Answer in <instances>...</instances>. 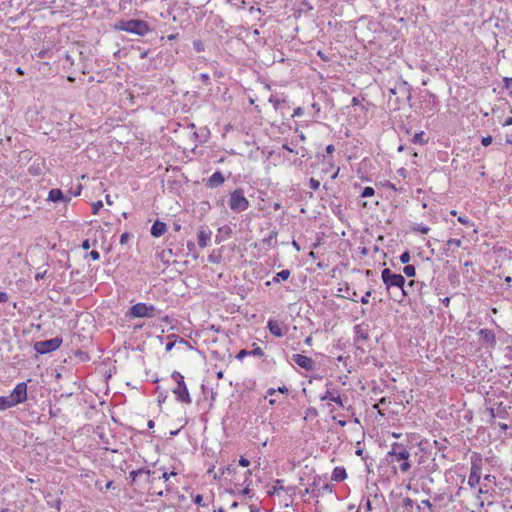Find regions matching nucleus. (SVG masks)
I'll return each instance as SVG.
<instances>
[{
	"label": "nucleus",
	"instance_id": "1",
	"mask_svg": "<svg viewBox=\"0 0 512 512\" xmlns=\"http://www.w3.org/2000/svg\"><path fill=\"white\" fill-rule=\"evenodd\" d=\"M381 278L388 291H390L391 289L398 290L393 296V299L399 303L402 302L405 296L407 295V291L404 286L405 278L401 274L392 273L391 270L388 268L382 270Z\"/></svg>",
	"mask_w": 512,
	"mask_h": 512
},
{
	"label": "nucleus",
	"instance_id": "2",
	"mask_svg": "<svg viewBox=\"0 0 512 512\" xmlns=\"http://www.w3.org/2000/svg\"><path fill=\"white\" fill-rule=\"evenodd\" d=\"M128 315L135 318H154L160 315V311L154 305L139 302L129 309Z\"/></svg>",
	"mask_w": 512,
	"mask_h": 512
},
{
	"label": "nucleus",
	"instance_id": "3",
	"mask_svg": "<svg viewBox=\"0 0 512 512\" xmlns=\"http://www.w3.org/2000/svg\"><path fill=\"white\" fill-rule=\"evenodd\" d=\"M172 378L177 382L176 387L173 389L176 399L180 402L190 404L192 400L184 382V377L179 372H173Z\"/></svg>",
	"mask_w": 512,
	"mask_h": 512
},
{
	"label": "nucleus",
	"instance_id": "4",
	"mask_svg": "<svg viewBox=\"0 0 512 512\" xmlns=\"http://www.w3.org/2000/svg\"><path fill=\"white\" fill-rule=\"evenodd\" d=\"M229 207L234 212H243L249 207V201L242 189H236L230 194Z\"/></svg>",
	"mask_w": 512,
	"mask_h": 512
},
{
	"label": "nucleus",
	"instance_id": "5",
	"mask_svg": "<svg viewBox=\"0 0 512 512\" xmlns=\"http://www.w3.org/2000/svg\"><path fill=\"white\" fill-rule=\"evenodd\" d=\"M62 342V338L60 337L38 341L34 344V350L39 354H47L57 350L61 346Z\"/></svg>",
	"mask_w": 512,
	"mask_h": 512
},
{
	"label": "nucleus",
	"instance_id": "6",
	"mask_svg": "<svg viewBox=\"0 0 512 512\" xmlns=\"http://www.w3.org/2000/svg\"><path fill=\"white\" fill-rule=\"evenodd\" d=\"M327 390L320 396L321 401H332L335 402L342 408H345L347 397H343L339 394L338 390L332 387V382L326 383Z\"/></svg>",
	"mask_w": 512,
	"mask_h": 512
},
{
	"label": "nucleus",
	"instance_id": "7",
	"mask_svg": "<svg viewBox=\"0 0 512 512\" xmlns=\"http://www.w3.org/2000/svg\"><path fill=\"white\" fill-rule=\"evenodd\" d=\"M120 29L137 35H144L147 32L148 27L147 24L141 20H129L123 22Z\"/></svg>",
	"mask_w": 512,
	"mask_h": 512
},
{
	"label": "nucleus",
	"instance_id": "8",
	"mask_svg": "<svg viewBox=\"0 0 512 512\" xmlns=\"http://www.w3.org/2000/svg\"><path fill=\"white\" fill-rule=\"evenodd\" d=\"M409 458H410V452L409 451H403V452H399L394 457H390V462L392 464L399 463V467H398L399 470L402 473H406L411 468V464H410Z\"/></svg>",
	"mask_w": 512,
	"mask_h": 512
},
{
	"label": "nucleus",
	"instance_id": "9",
	"mask_svg": "<svg viewBox=\"0 0 512 512\" xmlns=\"http://www.w3.org/2000/svg\"><path fill=\"white\" fill-rule=\"evenodd\" d=\"M15 406L27 400V385L25 382L18 383L10 394Z\"/></svg>",
	"mask_w": 512,
	"mask_h": 512
},
{
	"label": "nucleus",
	"instance_id": "10",
	"mask_svg": "<svg viewBox=\"0 0 512 512\" xmlns=\"http://www.w3.org/2000/svg\"><path fill=\"white\" fill-rule=\"evenodd\" d=\"M384 501L383 495H370L365 501V508L368 512H376Z\"/></svg>",
	"mask_w": 512,
	"mask_h": 512
},
{
	"label": "nucleus",
	"instance_id": "11",
	"mask_svg": "<svg viewBox=\"0 0 512 512\" xmlns=\"http://www.w3.org/2000/svg\"><path fill=\"white\" fill-rule=\"evenodd\" d=\"M480 479H481V467L476 463H472L470 475L468 477V485L471 488H474L479 484Z\"/></svg>",
	"mask_w": 512,
	"mask_h": 512
},
{
	"label": "nucleus",
	"instance_id": "12",
	"mask_svg": "<svg viewBox=\"0 0 512 512\" xmlns=\"http://www.w3.org/2000/svg\"><path fill=\"white\" fill-rule=\"evenodd\" d=\"M292 360L301 368L305 370H312L314 366V362L310 357H307L302 354H293Z\"/></svg>",
	"mask_w": 512,
	"mask_h": 512
},
{
	"label": "nucleus",
	"instance_id": "13",
	"mask_svg": "<svg viewBox=\"0 0 512 512\" xmlns=\"http://www.w3.org/2000/svg\"><path fill=\"white\" fill-rule=\"evenodd\" d=\"M224 181L225 178L223 174L220 171H216L207 179V186L210 188H216L221 186Z\"/></svg>",
	"mask_w": 512,
	"mask_h": 512
},
{
	"label": "nucleus",
	"instance_id": "14",
	"mask_svg": "<svg viewBox=\"0 0 512 512\" xmlns=\"http://www.w3.org/2000/svg\"><path fill=\"white\" fill-rule=\"evenodd\" d=\"M167 231V225L159 220H156L150 230V233L153 237H160Z\"/></svg>",
	"mask_w": 512,
	"mask_h": 512
},
{
	"label": "nucleus",
	"instance_id": "15",
	"mask_svg": "<svg viewBox=\"0 0 512 512\" xmlns=\"http://www.w3.org/2000/svg\"><path fill=\"white\" fill-rule=\"evenodd\" d=\"M210 240H211V231L210 230L201 229L198 232V245L201 248L207 247Z\"/></svg>",
	"mask_w": 512,
	"mask_h": 512
},
{
	"label": "nucleus",
	"instance_id": "16",
	"mask_svg": "<svg viewBox=\"0 0 512 512\" xmlns=\"http://www.w3.org/2000/svg\"><path fill=\"white\" fill-rule=\"evenodd\" d=\"M347 478L346 470L343 466H337L332 472L331 479L336 482H341Z\"/></svg>",
	"mask_w": 512,
	"mask_h": 512
},
{
	"label": "nucleus",
	"instance_id": "17",
	"mask_svg": "<svg viewBox=\"0 0 512 512\" xmlns=\"http://www.w3.org/2000/svg\"><path fill=\"white\" fill-rule=\"evenodd\" d=\"M267 327L272 335L276 337L283 336V330L277 321L270 319L267 323Z\"/></svg>",
	"mask_w": 512,
	"mask_h": 512
},
{
	"label": "nucleus",
	"instance_id": "18",
	"mask_svg": "<svg viewBox=\"0 0 512 512\" xmlns=\"http://www.w3.org/2000/svg\"><path fill=\"white\" fill-rule=\"evenodd\" d=\"M403 451H409L407 449V447L405 445H403L402 443H399V442H393L391 444V449L390 451L388 452V457H394L395 455H397L399 452H403Z\"/></svg>",
	"mask_w": 512,
	"mask_h": 512
},
{
	"label": "nucleus",
	"instance_id": "19",
	"mask_svg": "<svg viewBox=\"0 0 512 512\" xmlns=\"http://www.w3.org/2000/svg\"><path fill=\"white\" fill-rule=\"evenodd\" d=\"M14 406H15V404H14L13 400L11 399L10 395L0 397V411H4V410L9 409Z\"/></svg>",
	"mask_w": 512,
	"mask_h": 512
},
{
	"label": "nucleus",
	"instance_id": "20",
	"mask_svg": "<svg viewBox=\"0 0 512 512\" xmlns=\"http://www.w3.org/2000/svg\"><path fill=\"white\" fill-rule=\"evenodd\" d=\"M48 199L52 202H58L64 199V195L60 189H51L48 195Z\"/></svg>",
	"mask_w": 512,
	"mask_h": 512
},
{
	"label": "nucleus",
	"instance_id": "21",
	"mask_svg": "<svg viewBox=\"0 0 512 512\" xmlns=\"http://www.w3.org/2000/svg\"><path fill=\"white\" fill-rule=\"evenodd\" d=\"M277 234L276 230L270 231L269 234L264 237L263 242L268 246H275L277 243Z\"/></svg>",
	"mask_w": 512,
	"mask_h": 512
},
{
	"label": "nucleus",
	"instance_id": "22",
	"mask_svg": "<svg viewBox=\"0 0 512 512\" xmlns=\"http://www.w3.org/2000/svg\"><path fill=\"white\" fill-rule=\"evenodd\" d=\"M176 475H177V472H175V471H171L170 473L164 471L162 473V476L160 478L163 479L167 483L166 484V491L167 492L172 491L173 487H172L171 483L169 482V480H170V478L172 476H176Z\"/></svg>",
	"mask_w": 512,
	"mask_h": 512
},
{
	"label": "nucleus",
	"instance_id": "23",
	"mask_svg": "<svg viewBox=\"0 0 512 512\" xmlns=\"http://www.w3.org/2000/svg\"><path fill=\"white\" fill-rule=\"evenodd\" d=\"M290 271L288 269L281 270L280 272L276 273V275L273 277L274 283H279L281 280H287L290 277Z\"/></svg>",
	"mask_w": 512,
	"mask_h": 512
},
{
	"label": "nucleus",
	"instance_id": "24",
	"mask_svg": "<svg viewBox=\"0 0 512 512\" xmlns=\"http://www.w3.org/2000/svg\"><path fill=\"white\" fill-rule=\"evenodd\" d=\"M146 474V475H149L151 473L150 470L148 469H144V468H141V469H138V470H133L129 473V477L131 478V480L134 482L137 478L138 475L140 474Z\"/></svg>",
	"mask_w": 512,
	"mask_h": 512
},
{
	"label": "nucleus",
	"instance_id": "25",
	"mask_svg": "<svg viewBox=\"0 0 512 512\" xmlns=\"http://www.w3.org/2000/svg\"><path fill=\"white\" fill-rule=\"evenodd\" d=\"M412 230L415 232H419L421 234H427L430 231V228L422 223L416 224L412 227Z\"/></svg>",
	"mask_w": 512,
	"mask_h": 512
},
{
	"label": "nucleus",
	"instance_id": "26",
	"mask_svg": "<svg viewBox=\"0 0 512 512\" xmlns=\"http://www.w3.org/2000/svg\"><path fill=\"white\" fill-rule=\"evenodd\" d=\"M403 273L408 277H414L416 274V269L413 265H405L403 268Z\"/></svg>",
	"mask_w": 512,
	"mask_h": 512
},
{
	"label": "nucleus",
	"instance_id": "27",
	"mask_svg": "<svg viewBox=\"0 0 512 512\" xmlns=\"http://www.w3.org/2000/svg\"><path fill=\"white\" fill-rule=\"evenodd\" d=\"M480 335L486 340V341H494V335L491 333V331L487 329L480 330Z\"/></svg>",
	"mask_w": 512,
	"mask_h": 512
},
{
	"label": "nucleus",
	"instance_id": "28",
	"mask_svg": "<svg viewBox=\"0 0 512 512\" xmlns=\"http://www.w3.org/2000/svg\"><path fill=\"white\" fill-rule=\"evenodd\" d=\"M375 194L373 187L367 186L362 190L361 196L364 198L371 197Z\"/></svg>",
	"mask_w": 512,
	"mask_h": 512
},
{
	"label": "nucleus",
	"instance_id": "29",
	"mask_svg": "<svg viewBox=\"0 0 512 512\" xmlns=\"http://www.w3.org/2000/svg\"><path fill=\"white\" fill-rule=\"evenodd\" d=\"M264 355L263 349L259 346L249 351V356L262 357Z\"/></svg>",
	"mask_w": 512,
	"mask_h": 512
},
{
	"label": "nucleus",
	"instance_id": "30",
	"mask_svg": "<svg viewBox=\"0 0 512 512\" xmlns=\"http://www.w3.org/2000/svg\"><path fill=\"white\" fill-rule=\"evenodd\" d=\"M461 243L462 242L460 239L451 238V239L447 240L446 245L448 247H451V246L460 247Z\"/></svg>",
	"mask_w": 512,
	"mask_h": 512
},
{
	"label": "nucleus",
	"instance_id": "31",
	"mask_svg": "<svg viewBox=\"0 0 512 512\" xmlns=\"http://www.w3.org/2000/svg\"><path fill=\"white\" fill-rule=\"evenodd\" d=\"M399 259L402 264H407L410 261V253L408 251L403 252Z\"/></svg>",
	"mask_w": 512,
	"mask_h": 512
},
{
	"label": "nucleus",
	"instance_id": "32",
	"mask_svg": "<svg viewBox=\"0 0 512 512\" xmlns=\"http://www.w3.org/2000/svg\"><path fill=\"white\" fill-rule=\"evenodd\" d=\"M503 82H504V87L510 91V95L512 96V77L511 78L505 77L503 79Z\"/></svg>",
	"mask_w": 512,
	"mask_h": 512
},
{
	"label": "nucleus",
	"instance_id": "33",
	"mask_svg": "<svg viewBox=\"0 0 512 512\" xmlns=\"http://www.w3.org/2000/svg\"><path fill=\"white\" fill-rule=\"evenodd\" d=\"M193 47L194 49L197 51V52H201V51H204V44L202 41L200 40H195L193 42Z\"/></svg>",
	"mask_w": 512,
	"mask_h": 512
},
{
	"label": "nucleus",
	"instance_id": "34",
	"mask_svg": "<svg viewBox=\"0 0 512 512\" xmlns=\"http://www.w3.org/2000/svg\"><path fill=\"white\" fill-rule=\"evenodd\" d=\"M102 207H103L102 201H97V202L93 203L92 204V213L97 214Z\"/></svg>",
	"mask_w": 512,
	"mask_h": 512
},
{
	"label": "nucleus",
	"instance_id": "35",
	"mask_svg": "<svg viewBox=\"0 0 512 512\" xmlns=\"http://www.w3.org/2000/svg\"><path fill=\"white\" fill-rule=\"evenodd\" d=\"M309 187L312 189V190H317L319 189L320 187V182L314 178H311L309 180Z\"/></svg>",
	"mask_w": 512,
	"mask_h": 512
},
{
	"label": "nucleus",
	"instance_id": "36",
	"mask_svg": "<svg viewBox=\"0 0 512 512\" xmlns=\"http://www.w3.org/2000/svg\"><path fill=\"white\" fill-rule=\"evenodd\" d=\"M458 221L463 224V225H466V226H472L473 224L471 223V221L469 220L468 217H464V216H459L458 217Z\"/></svg>",
	"mask_w": 512,
	"mask_h": 512
},
{
	"label": "nucleus",
	"instance_id": "37",
	"mask_svg": "<svg viewBox=\"0 0 512 512\" xmlns=\"http://www.w3.org/2000/svg\"><path fill=\"white\" fill-rule=\"evenodd\" d=\"M246 356H249V351H248V350L243 349V350H240V351L238 352V354L236 355V359H238V360H242V359H244Z\"/></svg>",
	"mask_w": 512,
	"mask_h": 512
},
{
	"label": "nucleus",
	"instance_id": "38",
	"mask_svg": "<svg viewBox=\"0 0 512 512\" xmlns=\"http://www.w3.org/2000/svg\"><path fill=\"white\" fill-rule=\"evenodd\" d=\"M208 260L209 262L211 263H218L219 262V256L215 254V252L213 251L209 256H208Z\"/></svg>",
	"mask_w": 512,
	"mask_h": 512
},
{
	"label": "nucleus",
	"instance_id": "39",
	"mask_svg": "<svg viewBox=\"0 0 512 512\" xmlns=\"http://www.w3.org/2000/svg\"><path fill=\"white\" fill-rule=\"evenodd\" d=\"M89 256H90V258H91L93 261H97V260H99V258H100V254H99V252H98V251H96V250H92V251L89 253Z\"/></svg>",
	"mask_w": 512,
	"mask_h": 512
},
{
	"label": "nucleus",
	"instance_id": "40",
	"mask_svg": "<svg viewBox=\"0 0 512 512\" xmlns=\"http://www.w3.org/2000/svg\"><path fill=\"white\" fill-rule=\"evenodd\" d=\"M492 140L491 136H486L482 138L481 143L483 146H489L492 143Z\"/></svg>",
	"mask_w": 512,
	"mask_h": 512
},
{
	"label": "nucleus",
	"instance_id": "41",
	"mask_svg": "<svg viewBox=\"0 0 512 512\" xmlns=\"http://www.w3.org/2000/svg\"><path fill=\"white\" fill-rule=\"evenodd\" d=\"M371 296V291H367L361 298L362 304H367L369 302V297Z\"/></svg>",
	"mask_w": 512,
	"mask_h": 512
},
{
	"label": "nucleus",
	"instance_id": "42",
	"mask_svg": "<svg viewBox=\"0 0 512 512\" xmlns=\"http://www.w3.org/2000/svg\"><path fill=\"white\" fill-rule=\"evenodd\" d=\"M250 464V461L248 459H246L245 457H241L239 459V465L242 466V467H248Z\"/></svg>",
	"mask_w": 512,
	"mask_h": 512
},
{
	"label": "nucleus",
	"instance_id": "43",
	"mask_svg": "<svg viewBox=\"0 0 512 512\" xmlns=\"http://www.w3.org/2000/svg\"><path fill=\"white\" fill-rule=\"evenodd\" d=\"M304 113V110L301 108V107H297L296 109H294V112H293V117H300L302 116Z\"/></svg>",
	"mask_w": 512,
	"mask_h": 512
},
{
	"label": "nucleus",
	"instance_id": "44",
	"mask_svg": "<svg viewBox=\"0 0 512 512\" xmlns=\"http://www.w3.org/2000/svg\"><path fill=\"white\" fill-rule=\"evenodd\" d=\"M194 503L197 504L198 506H202L203 505V497L202 495H196L194 497Z\"/></svg>",
	"mask_w": 512,
	"mask_h": 512
},
{
	"label": "nucleus",
	"instance_id": "45",
	"mask_svg": "<svg viewBox=\"0 0 512 512\" xmlns=\"http://www.w3.org/2000/svg\"><path fill=\"white\" fill-rule=\"evenodd\" d=\"M9 299V296L6 292L0 291V303H5Z\"/></svg>",
	"mask_w": 512,
	"mask_h": 512
},
{
	"label": "nucleus",
	"instance_id": "46",
	"mask_svg": "<svg viewBox=\"0 0 512 512\" xmlns=\"http://www.w3.org/2000/svg\"><path fill=\"white\" fill-rule=\"evenodd\" d=\"M129 237H130L129 233H123V234L120 236V243H121V244L126 243Z\"/></svg>",
	"mask_w": 512,
	"mask_h": 512
},
{
	"label": "nucleus",
	"instance_id": "47",
	"mask_svg": "<svg viewBox=\"0 0 512 512\" xmlns=\"http://www.w3.org/2000/svg\"><path fill=\"white\" fill-rule=\"evenodd\" d=\"M235 471V468L232 465H228L223 471L222 474L228 473L231 474Z\"/></svg>",
	"mask_w": 512,
	"mask_h": 512
},
{
	"label": "nucleus",
	"instance_id": "48",
	"mask_svg": "<svg viewBox=\"0 0 512 512\" xmlns=\"http://www.w3.org/2000/svg\"><path fill=\"white\" fill-rule=\"evenodd\" d=\"M422 136H423V132L415 134L414 142L415 143H422Z\"/></svg>",
	"mask_w": 512,
	"mask_h": 512
},
{
	"label": "nucleus",
	"instance_id": "49",
	"mask_svg": "<svg viewBox=\"0 0 512 512\" xmlns=\"http://www.w3.org/2000/svg\"><path fill=\"white\" fill-rule=\"evenodd\" d=\"M81 188H82V187H81V185H80V184H78V185H77V188H76V189H74V192H71V195H73V196H78V195H80V193H81Z\"/></svg>",
	"mask_w": 512,
	"mask_h": 512
},
{
	"label": "nucleus",
	"instance_id": "50",
	"mask_svg": "<svg viewBox=\"0 0 512 512\" xmlns=\"http://www.w3.org/2000/svg\"><path fill=\"white\" fill-rule=\"evenodd\" d=\"M90 247H91V245H90V242H89V240H88V239H86V240H84V241L82 242V248H83L84 250H88Z\"/></svg>",
	"mask_w": 512,
	"mask_h": 512
},
{
	"label": "nucleus",
	"instance_id": "51",
	"mask_svg": "<svg viewBox=\"0 0 512 512\" xmlns=\"http://www.w3.org/2000/svg\"><path fill=\"white\" fill-rule=\"evenodd\" d=\"M277 391L282 394H287L289 392V389L286 386H281V387H278Z\"/></svg>",
	"mask_w": 512,
	"mask_h": 512
},
{
	"label": "nucleus",
	"instance_id": "52",
	"mask_svg": "<svg viewBox=\"0 0 512 512\" xmlns=\"http://www.w3.org/2000/svg\"><path fill=\"white\" fill-rule=\"evenodd\" d=\"M404 505H405L406 507H412V505H413V500H412V499H410V498H405V499H404Z\"/></svg>",
	"mask_w": 512,
	"mask_h": 512
},
{
	"label": "nucleus",
	"instance_id": "53",
	"mask_svg": "<svg viewBox=\"0 0 512 512\" xmlns=\"http://www.w3.org/2000/svg\"><path fill=\"white\" fill-rule=\"evenodd\" d=\"M421 504L426 506V507H428L429 509L432 508V504H431V502L428 499L422 500Z\"/></svg>",
	"mask_w": 512,
	"mask_h": 512
},
{
	"label": "nucleus",
	"instance_id": "54",
	"mask_svg": "<svg viewBox=\"0 0 512 512\" xmlns=\"http://www.w3.org/2000/svg\"><path fill=\"white\" fill-rule=\"evenodd\" d=\"M277 392V389H274V388H269L266 392V397L267 396H273L275 393Z\"/></svg>",
	"mask_w": 512,
	"mask_h": 512
},
{
	"label": "nucleus",
	"instance_id": "55",
	"mask_svg": "<svg viewBox=\"0 0 512 512\" xmlns=\"http://www.w3.org/2000/svg\"><path fill=\"white\" fill-rule=\"evenodd\" d=\"M334 150H335V148H334V146H333L332 144H330V145H328V146L326 147V152H327L328 154H332V153L334 152Z\"/></svg>",
	"mask_w": 512,
	"mask_h": 512
},
{
	"label": "nucleus",
	"instance_id": "56",
	"mask_svg": "<svg viewBox=\"0 0 512 512\" xmlns=\"http://www.w3.org/2000/svg\"><path fill=\"white\" fill-rule=\"evenodd\" d=\"M483 493H487V489H486L485 487H483V486H482V487H480V488L478 489V496H479L480 494H483Z\"/></svg>",
	"mask_w": 512,
	"mask_h": 512
},
{
	"label": "nucleus",
	"instance_id": "57",
	"mask_svg": "<svg viewBox=\"0 0 512 512\" xmlns=\"http://www.w3.org/2000/svg\"><path fill=\"white\" fill-rule=\"evenodd\" d=\"M512 124V117H509L505 120L504 126H508Z\"/></svg>",
	"mask_w": 512,
	"mask_h": 512
},
{
	"label": "nucleus",
	"instance_id": "58",
	"mask_svg": "<svg viewBox=\"0 0 512 512\" xmlns=\"http://www.w3.org/2000/svg\"><path fill=\"white\" fill-rule=\"evenodd\" d=\"M352 104H353L354 106H355V105H359V104H360V101H359L356 97H354V98L352 99Z\"/></svg>",
	"mask_w": 512,
	"mask_h": 512
},
{
	"label": "nucleus",
	"instance_id": "59",
	"mask_svg": "<svg viewBox=\"0 0 512 512\" xmlns=\"http://www.w3.org/2000/svg\"><path fill=\"white\" fill-rule=\"evenodd\" d=\"M174 344L173 343H167L166 344V350L167 351H170L172 348H173Z\"/></svg>",
	"mask_w": 512,
	"mask_h": 512
},
{
	"label": "nucleus",
	"instance_id": "60",
	"mask_svg": "<svg viewBox=\"0 0 512 512\" xmlns=\"http://www.w3.org/2000/svg\"><path fill=\"white\" fill-rule=\"evenodd\" d=\"M292 245L294 248H296V250H298V251L300 250V246L295 240L292 242Z\"/></svg>",
	"mask_w": 512,
	"mask_h": 512
},
{
	"label": "nucleus",
	"instance_id": "61",
	"mask_svg": "<svg viewBox=\"0 0 512 512\" xmlns=\"http://www.w3.org/2000/svg\"><path fill=\"white\" fill-rule=\"evenodd\" d=\"M391 436L394 437V438H400L401 437V433L392 432Z\"/></svg>",
	"mask_w": 512,
	"mask_h": 512
},
{
	"label": "nucleus",
	"instance_id": "62",
	"mask_svg": "<svg viewBox=\"0 0 512 512\" xmlns=\"http://www.w3.org/2000/svg\"><path fill=\"white\" fill-rule=\"evenodd\" d=\"M200 76H201V79H202V80H205V81H206V80H208V79H209L208 74L202 73Z\"/></svg>",
	"mask_w": 512,
	"mask_h": 512
},
{
	"label": "nucleus",
	"instance_id": "63",
	"mask_svg": "<svg viewBox=\"0 0 512 512\" xmlns=\"http://www.w3.org/2000/svg\"><path fill=\"white\" fill-rule=\"evenodd\" d=\"M337 423L341 426V427H344L346 426V421L345 420H338Z\"/></svg>",
	"mask_w": 512,
	"mask_h": 512
},
{
	"label": "nucleus",
	"instance_id": "64",
	"mask_svg": "<svg viewBox=\"0 0 512 512\" xmlns=\"http://www.w3.org/2000/svg\"><path fill=\"white\" fill-rule=\"evenodd\" d=\"M147 426H148V428H153L154 427V421L153 420H149L148 423H147Z\"/></svg>",
	"mask_w": 512,
	"mask_h": 512
}]
</instances>
